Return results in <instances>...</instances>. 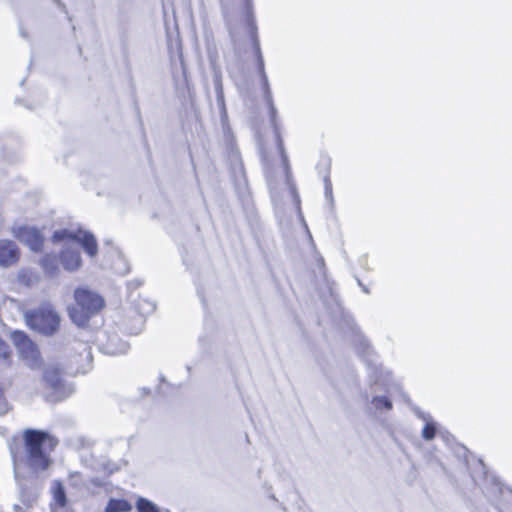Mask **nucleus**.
Segmentation results:
<instances>
[{"instance_id":"25","label":"nucleus","mask_w":512,"mask_h":512,"mask_svg":"<svg viewBox=\"0 0 512 512\" xmlns=\"http://www.w3.org/2000/svg\"><path fill=\"white\" fill-rule=\"evenodd\" d=\"M0 358H2L7 366L11 364V350L9 345L0 338Z\"/></svg>"},{"instance_id":"22","label":"nucleus","mask_w":512,"mask_h":512,"mask_svg":"<svg viewBox=\"0 0 512 512\" xmlns=\"http://www.w3.org/2000/svg\"><path fill=\"white\" fill-rule=\"evenodd\" d=\"M206 48L211 69L220 68L218 64L217 46L212 38H206Z\"/></svg>"},{"instance_id":"18","label":"nucleus","mask_w":512,"mask_h":512,"mask_svg":"<svg viewBox=\"0 0 512 512\" xmlns=\"http://www.w3.org/2000/svg\"><path fill=\"white\" fill-rule=\"evenodd\" d=\"M79 357L84 362V365H81L78 367L75 371V373H86L90 367L92 362V353H91V346L87 342H81L79 343Z\"/></svg>"},{"instance_id":"9","label":"nucleus","mask_w":512,"mask_h":512,"mask_svg":"<svg viewBox=\"0 0 512 512\" xmlns=\"http://www.w3.org/2000/svg\"><path fill=\"white\" fill-rule=\"evenodd\" d=\"M11 339L15 345L18 355L26 361V364L32 366V340L22 331L15 330L11 333Z\"/></svg>"},{"instance_id":"20","label":"nucleus","mask_w":512,"mask_h":512,"mask_svg":"<svg viewBox=\"0 0 512 512\" xmlns=\"http://www.w3.org/2000/svg\"><path fill=\"white\" fill-rule=\"evenodd\" d=\"M234 163L232 166V177L237 185H246V176L243 162L239 158L238 154L233 155Z\"/></svg>"},{"instance_id":"4","label":"nucleus","mask_w":512,"mask_h":512,"mask_svg":"<svg viewBox=\"0 0 512 512\" xmlns=\"http://www.w3.org/2000/svg\"><path fill=\"white\" fill-rule=\"evenodd\" d=\"M58 444L59 440L48 431L34 429V473L51 466V453Z\"/></svg>"},{"instance_id":"12","label":"nucleus","mask_w":512,"mask_h":512,"mask_svg":"<svg viewBox=\"0 0 512 512\" xmlns=\"http://www.w3.org/2000/svg\"><path fill=\"white\" fill-rule=\"evenodd\" d=\"M129 345L117 334H106V340H101L100 349L107 355H119L127 352Z\"/></svg>"},{"instance_id":"8","label":"nucleus","mask_w":512,"mask_h":512,"mask_svg":"<svg viewBox=\"0 0 512 512\" xmlns=\"http://www.w3.org/2000/svg\"><path fill=\"white\" fill-rule=\"evenodd\" d=\"M75 302L94 316L105 306L103 297L87 288H77L74 291Z\"/></svg>"},{"instance_id":"29","label":"nucleus","mask_w":512,"mask_h":512,"mask_svg":"<svg viewBox=\"0 0 512 512\" xmlns=\"http://www.w3.org/2000/svg\"><path fill=\"white\" fill-rule=\"evenodd\" d=\"M43 245V237L39 230L34 227V252L40 251Z\"/></svg>"},{"instance_id":"17","label":"nucleus","mask_w":512,"mask_h":512,"mask_svg":"<svg viewBox=\"0 0 512 512\" xmlns=\"http://www.w3.org/2000/svg\"><path fill=\"white\" fill-rule=\"evenodd\" d=\"M156 306L153 302L148 300H142L136 305V312L138 313L136 322L137 327L131 331V333H138L144 323V317L147 314L152 313L155 310Z\"/></svg>"},{"instance_id":"28","label":"nucleus","mask_w":512,"mask_h":512,"mask_svg":"<svg viewBox=\"0 0 512 512\" xmlns=\"http://www.w3.org/2000/svg\"><path fill=\"white\" fill-rule=\"evenodd\" d=\"M484 474H485L486 482L490 483L492 486L493 493L501 494L502 493V485H501L499 479H497L494 476H488L487 472H485V471H484Z\"/></svg>"},{"instance_id":"38","label":"nucleus","mask_w":512,"mask_h":512,"mask_svg":"<svg viewBox=\"0 0 512 512\" xmlns=\"http://www.w3.org/2000/svg\"><path fill=\"white\" fill-rule=\"evenodd\" d=\"M225 120H227V118ZM223 129H224V131L229 130V127H226V121H224Z\"/></svg>"},{"instance_id":"16","label":"nucleus","mask_w":512,"mask_h":512,"mask_svg":"<svg viewBox=\"0 0 512 512\" xmlns=\"http://www.w3.org/2000/svg\"><path fill=\"white\" fill-rule=\"evenodd\" d=\"M58 257L55 254H45L39 260V265L48 277H54L59 273Z\"/></svg>"},{"instance_id":"7","label":"nucleus","mask_w":512,"mask_h":512,"mask_svg":"<svg viewBox=\"0 0 512 512\" xmlns=\"http://www.w3.org/2000/svg\"><path fill=\"white\" fill-rule=\"evenodd\" d=\"M243 13L247 24V30L250 34L253 50L256 59L257 71L259 76L265 72L264 58L261 52L260 43L257 36V25L253 12V0H243Z\"/></svg>"},{"instance_id":"14","label":"nucleus","mask_w":512,"mask_h":512,"mask_svg":"<svg viewBox=\"0 0 512 512\" xmlns=\"http://www.w3.org/2000/svg\"><path fill=\"white\" fill-rule=\"evenodd\" d=\"M68 315L70 320L78 327H86L90 319L94 316L88 313L86 309L79 306L77 303L74 306L68 307Z\"/></svg>"},{"instance_id":"19","label":"nucleus","mask_w":512,"mask_h":512,"mask_svg":"<svg viewBox=\"0 0 512 512\" xmlns=\"http://www.w3.org/2000/svg\"><path fill=\"white\" fill-rule=\"evenodd\" d=\"M370 405L369 409H374L376 413L388 412L393 408L392 401L386 396H373Z\"/></svg>"},{"instance_id":"23","label":"nucleus","mask_w":512,"mask_h":512,"mask_svg":"<svg viewBox=\"0 0 512 512\" xmlns=\"http://www.w3.org/2000/svg\"><path fill=\"white\" fill-rule=\"evenodd\" d=\"M129 504L125 500L110 499L105 512H124L128 509Z\"/></svg>"},{"instance_id":"31","label":"nucleus","mask_w":512,"mask_h":512,"mask_svg":"<svg viewBox=\"0 0 512 512\" xmlns=\"http://www.w3.org/2000/svg\"><path fill=\"white\" fill-rule=\"evenodd\" d=\"M325 195H326V197H329L331 199V201L333 200V198H332V186H331V183L329 182V180L327 178L325 179Z\"/></svg>"},{"instance_id":"11","label":"nucleus","mask_w":512,"mask_h":512,"mask_svg":"<svg viewBox=\"0 0 512 512\" xmlns=\"http://www.w3.org/2000/svg\"><path fill=\"white\" fill-rule=\"evenodd\" d=\"M355 337V341L357 342L356 350L358 354L363 358L367 366L376 373L378 368V359L368 340L361 333H356Z\"/></svg>"},{"instance_id":"30","label":"nucleus","mask_w":512,"mask_h":512,"mask_svg":"<svg viewBox=\"0 0 512 512\" xmlns=\"http://www.w3.org/2000/svg\"><path fill=\"white\" fill-rule=\"evenodd\" d=\"M9 410L8 404L3 396V392L0 389V416L7 413Z\"/></svg>"},{"instance_id":"34","label":"nucleus","mask_w":512,"mask_h":512,"mask_svg":"<svg viewBox=\"0 0 512 512\" xmlns=\"http://www.w3.org/2000/svg\"><path fill=\"white\" fill-rule=\"evenodd\" d=\"M317 265L320 269H323L324 268V259L322 257H320L318 260H317Z\"/></svg>"},{"instance_id":"32","label":"nucleus","mask_w":512,"mask_h":512,"mask_svg":"<svg viewBox=\"0 0 512 512\" xmlns=\"http://www.w3.org/2000/svg\"><path fill=\"white\" fill-rule=\"evenodd\" d=\"M24 317H25V322H26L27 326L32 328V312L26 311L24 314Z\"/></svg>"},{"instance_id":"1","label":"nucleus","mask_w":512,"mask_h":512,"mask_svg":"<svg viewBox=\"0 0 512 512\" xmlns=\"http://www.w3.org/2000/svg\"><path fill=\"white\" fill-rule=\"evenodd\" d=\"M53 240L55 242L65 240L77 242L91 258L95 257L98 253V244L95 236L82 228L56 230L53 233ZM60 262L66 271H77L82 265L78 245L75 243H65L60 253Z\"/></svg>"},{"instance_id":"33","label":"nucleus","mask_w":512,"mask_h":512,"mask_svg":"<svg viewBox=\"0 0 512 512\" xmlns=\"http://www.w3.org/2000/svg\"><path fill=\"white\" fill-rule=\"evenodd\" d=\"M291 192H292V194H293V196L295 198V201H296V204H297V208L300 211V199H299V195L296 192L295 186L291 187Z\"/></svg>"},{"instance_id":"2","label":"nucleus","mask_w":512,"mask_h":512,"mask_svg":"<svg viewBox=\"0 0 512 512\" xmlns=\"http://www.w3.org/2000/svg\"><path fill=\"white\" fill-rule=\"evenodd\" d=\"M39 356L40 352L34 345V370L42 367V381L49 390L45 394L46 400L51 403L65 400L73 394L74 386L63 380L61 371L55 364H44Z\"/></svg>"},{"instance_id":"6","label":"nucleus","mask_w":512,"mask_h":512,"mask_svg":"<svg viewBox=\"0 0 512 512\" xmlns=\"http://www.w3.org/2000/svg\"><path fill=\"white\" fill-rule=\"evenodd\" d=\"M262 91H263V97L267 104L268 110H269V117H270V124L273 127L275 140H276V146L278 148L279 154L281 156L282 164L284 167V171L286 174L287 181H289L291 176V170H290V164L288 160V156L286 154V150L284 147L283 139L281 137V133L278 127L277 122V109L273 102V96L270 89L269 80L266 73H263L262 76H260Z\"/></svg>"},{"instance_id":"5","label":"nucleus","mask_w":512,"mask_h":512,"mask_svg":"<svg viewBox=\"0 0 512 512\" xmlns=\"http://www.w3.org/2000/svg\"><path fill=\"white\" fill-rule=\"evenodd\" d=\"M62 317L50 301H43L34 309V331L51 337L61 326Z\"/></svg>"},{"instance_id":"13","label":"nucleus","mask_w":512,"mask_h":512,"mask_svg":"<svg viewBox=\"0 0 512 512\" xmlns=\"http://www.w3.org/2000/svg\"><path fill=\"white\" fill-rule=\"evenodd\" d=\"M414 413L425 423L421 432L422 438L426 441L433 440L438 432V424L432 419L430 414L421 411L419 408H414Z\"/></svg>"},{"instance_id":"26","label":"nucleus","mask_w":512,"mask_h":512,"mask_svg":"<svg viewBox=\"0 0 512 512\" xmlns=\"http://www.w3.org/2000/svg\"><path fill=\"white\" fill-rule=\"evenodd\" d=\"M216 102L220 109L221 121L222 125H224V121L227 118V111L225 106L224 92L216 93Z\"/></svg>"},{"instance_id":"15","label":"nucleus","mask_w":512,"mask_h":512,"mask_svg":"<svg viewBox=\"0 0 512 512\" xmlns=\"http://www.w3.org/2000/svg\"><path fill=\"white\" fill-rule=\"evenodd\" d=\"M50 492L53 497L54 506L60 509L65 508L67 504V496L65 487L60 480H53L50 487Z\"/></svg>"},{"instance_id":"27","label":"nucleus","mask_w":512,"mask_h":512,"mask_svg":"<svg viewBox=\"0 0 512 512\" xmlns=\"http://www.w3.org/2000/svg\"><path fill=\"white\" fill-rule=\"evenodd\" d=\"M215 93L224 92L222 84V73L220 68L212 69Z\"/></svg>"},{"instance_id":"21","label":"nucleus","mask_w":512,"mask_h":512,"mask_svg":"<svg viewBox=\"0 0 512 512\" xmlns=\"http://www.w3.org/2000/svg\"><path fill=\"white\" fill-rule=\"evenodd\" d=\"M13 235L32 249V228L26 225H15L12 229Z\"/></svg>"},{"instance_id":"39","label":"nucleus","mask_w":512,"mask_h":512,"mask_svg":"<svg viewBox=\"0 0 512 512\" xmlns=\"http://www.w3.org/2000/svg\"><path fill=\"white\" fill-rule=\"evenodd\" d=\"M20 32H21L23 38H27L28 37V35L26 33H24L22 30H20Z\"/></svg>"},{"instance_id":"3","label":"nucleus","mask_w":512,"mask_h":512,"mask_svg":"<svg viewBox=\"0 0 512 512\" xmlns=\"http://www.w3.org/2000/svg\"><path fill=\"white\" fill-rule=\"evenodd\" d=\"M10 453L14 465V477L20 487V498L24 505L30 507L31 499L26 493L22 485V467L28 470L32 469V428L24 431L23 440L21 438H13L9 443Z\"/></svg>"},{"instance_id":"35","label":"nucleus","mask_w":512,"mask_h":512,"mask_svg":"<svg viewBox=\"0 0 512 512\" xmlns=\"http://www.w3.org/2000/svg\"><path fill=\"white\" fill-rule=\"evenodd\" d=\"M56 1H57V3L59 4V6H60V7H62V9L64 10V12H66V10H65V5H64V4H62L59 0H56Z\"/></svg>"},{"instance_id":"41","label":"nucleus","mask_w":512,"mask_h":512,"mask_svg":"<svg viewBox=\"0 0 512 512\" xmlns=\"http://www.w3.org/2000/svg\"><path fill=\"white\" fill-rule=\"evenodd\" d=\"M363 291H364V292H366V293H368V289H367V288H365V287L363 288Z\"/></svg>"},{"instance_id":"40","label":"nucleus","mask_w":512,"mask_h":512,"mask_svg":"<svg viewBox=\"0 0 512 512\" xmlns=\"http://www.w3.org/2000/svg\"><path fill=\"white\" fill-rule=\"evenodd\" d=\"M363 397H364L365 399H368V395H367V393H364V394H363Z\"/></svg>"},{"instance_id":"37","label":"nucleus","mask_w":512,"mask_h":512,"mask_svg":"<svg viewBox=\"0 0 512 512\" xmlns=\"http://www.w3.org/2000/svg\"><path fill=\"white\" fill-rule=\"evenodd\" d=\"M15 510L17 512H22V508L19 505H15Z\"/></svg>"},{"instance_id":"10","label":"nucleus","mask_w":512,"mask_h":512,"mask_svg":"<svg viewBox=\"0 0 512 512\" xmlns=\"http://www.w3.org/2000/svg\"><path fill=\"white\" fill-rule=\"evenodd\" d=\"M20 252L15 242L8 239H0V267L8 268L19 260Z\"/></svg>"},{"instance_id":"24","label":"nucleus","mask_w":512,"mask_h":512,"mask_svg":"<svg viewBox=\"0 0 512 512\" xmlns=\"http://www.w3.org/2000/svg\"><path fill=\"white\" fill-rule=\"evenodd\" d=\"M139 512H159L158 507L145 498H139L136 503Z\"/></svg>"},{"instance_id":"36","label":"nucleus","mask_w":512,"mask_h":512,"mask_svg":"<svg viewBox=\"0 0 512 512\" xmlns=\"http://www.w3.org/2000/svg\"><path fill=\"white\" fill-rule=\"evenodd\" d=\"M478 465L482 468V470L485 469V465L481 460H479Z\"/></svg>"}]
</instances>
